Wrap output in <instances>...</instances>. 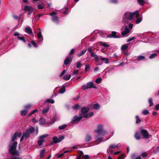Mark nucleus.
I'll list each match as a JSON object with an SVG mask.
<instances>
[{"label": "nucleus", "mask_w": 159, "mask_h": 159, "mask_svg": "<svg viewBox=\"0 0 159 159\" xmlns=\"http://www.w3.org/2000/svg\"><path fill=\"white\" fill-rule=\"evenodd\" d=\"M134 13L126 12L124 14L122 22L124 23H127L128 21L131 20L134 16Z\"/></svg>", "instance_id": "nucleus-1"}, {"label": "nucleus", "mask_w": 159, "mask_h": 159, "mask_svg": "<svg viewBox=\"0 0 159 159\" xmlns=\"http://www.w3.org/2000/svg\"><path fill=\"white\" fill-rule=\"evenodd\" d=\"M35 130L34 128L30 126L29 129H27L25 132L23 134L22 136L21 137L20 141L21 142L24 139H26L28 138L30 135L34 132Z\"/></svg>", "instance_id": "nucleus-2"}, {"label": "nucleus", "mask_w": 159, "mask_h": 159, "mask_svg": "<svg viewBox=\"0 0 159 159\" xmlns=\"http://www.w3.org/2000/svg\"><path fill=\"white\" fill-rule=\"evenodd\" d=\"M17 142H14L9 149V153L12 155L18 156L19 154L18 152L16 150Z\"/></svg>", "instance_id": "nucleus-3"}, {"label": "nucleus", "mask_w": 159, "mask_h": 159, "mask_svg": "<svg viewBox=\"0 0 159 159\" xmlns=\"http://www.w3.org/2000/svg\"><path fill=\"white\" fill-rule=\"evenodd\" d=\"M48 134H44L39 136L38 138V147L41 148L43 143L45 142V138L48 137Z\"/></svg>", "instance_id": "nucleus-4"}, {"label": "nucleus", "mask_w": 159, "mask_h": 159, "mask_svg": "<svg viewBox=\"0 0 159 159\" xmlns=\"http://www.w3.org/2000/svg\"><path fill=\"white\" fill-rule=\"evenodd\" d=\"M90 88H96L93 83L92 82H89L83 86V89L84 90Z\"/></svg>", "instance_id": "nucleus-5"}, {"label": "nucleus", "mask_w": 159, "mask_h": 159, "mask_svg": "<svg viewBox=\"0 0 159 159\" xmlns=\"http://www.w3.org/2000/svg\"><path fill=\"white\" fill-rule=\"evenodd\" d=\"M119 146V144H118L117 145L116 144H111V145L109 148H108L107 149V152L109 154H111L113 153V150H112V148H118V146Z\"/></svg>", "instance_id": "nucleus-6"}, {"label": "nucleus", "mask_w": 159, "mask_h": 159, "mask_svg": "<svg viewBox=\"0 0 159 159\" xmlns=\"http://www.w3.org/2000/svg\"><path fill=\"white\" fill-rule=\"evenodd\" d=\"M84 116H81L80 114L79 115V116H75L71 121L72 123L73 124L75 123L76 122H78L80 121L83 118H84Z\"/></svg>", "instance_id": "nucleus-7"}, {"label": "nucleus", "mask_w": 159, "mask_h": 159, "mask_svg": "<svg viewBox=\"0 0 159 159\" xmlns=\"http://www.w3.org/2000/svg\"><path fill=\"white\" fill-rule=\"evenodd\" d=\"M103 126L102 125H99L98 127V129L96 131L98 134L102 135L105 134L104 132L103 131Z\"/></svg>", "instance_id": "nucleus-8"}, {"label": "nucleus", "mask_w": 159, "mask_h": 159, "mask_svg": "<svg viewBox=\"0 0 159 159\" xmlns=\"http://www.w3.org/2000/svg\"><path fill=\"white\" fill-rule=\"evenodd\" d=\"M57 14V13L53 11L52 12L50 15L52 16V20L55 22H57L58 21V18L56 16Z\"/></svg>", "instance_id": "nucleus-9"}, {"label": "nucleus", "mask_w": 159, "mask_h": 159, "mask_svg": "<svg viewBox=\"0 0 159 159\" xmlns=\"http://www.w3.org/2000/svg\"><path fill=\"white\" fill-rule=\"evenodd\" d=\"M140 133L143 135V138L147 139L149 137L150 135L148 134L147 131L146 130H142Z\"/></svg>", "instance_id": "nucleus-10"}, {"label": "nucleus", "mask_w": 159, "mask_h": 159, "mask_svg": "<svg viewBox=\"0 0 159 159\" xmlns=\"http://www.w3.org/2000/svg\"><path fill=\"white\" fill-rule=\"evenodd\" d=\"M24 9L25 11L28 12V15H29L32 13L33 10L32 7L28 6H25Z\"/></svg>", "instance_id": "nucleus-11"}, {"label": "nucleus", "mask_w": 159, "mask_h": 159, "mask_svg": "<svg viewBox=\"0 0 159 159\" xmlns=\"http://www.w3.org/2000/svg\"><path fill=\"white\" fill-rule=\"evenodd\" d=\"M22 135V134L20 132V133H18L16 132V133L14 134L13 135V136L11 137V141H14L16 138L18 137L19 138H20Z\"/></svg>", "instance_id": "nucleus-12"}, {"label": "nucleus", "mask_w": 159, "mask_h": 159, "mask_svg": "<svg viewBox=\"0 0 159 159\" xmlns=\"http://www.w3.org/2000/svg\"><path fill=\"white\" fill-rule=\"evenodd\" d=\"M89 108L88 107H84L81 109V113L80 114L81 116L86 115V113L89 111Z\"/></svg>", "instance_id": "nucleus-13"}, {"label": "nucleus", "mask_w": 159, "mask_h": 159, "mask_svg": "<svg viewBox=\"0 0 159 159\" xmlns=\"http://www.w3.org/2000/svg\"><path fill=\"white\" fill-rule=\"evenodd\" d=\"M130 32V30L126 26L125 27L124 31L121 33L122 35L125 36Z\"/></svg>", "instance_id": "nucleus-14"}, {"label": "nucleus", "mask_w": 159, "mask_h": 159, "mask_svg": "<svg viewBox=\"0 0 159 159\" xmlns=\"http://www.w3.org/2000/svg\"><path fill=\"white\" fill-rule=\"evenodd\" d=\"M107 38H117L118 37L116 35V32L113 31L112 32L111 34H109L107 36Z\"/></svg>", "instance_id": "nucleus-15"}, {"label": "nucleus", "mask_w": 159, "mask_h": 159, "mask_svg": "<svg viewBox=\"0 0 159 159\" xmlns=\"http://www.w3.org/2000/svg\"><path fill=\"white\" fill-rule=\"evenodd\" d=\"M38 37L39 39V40L38 41L39 42H41L43 41V39L42 35L40 31H39L37 33Z\"/></svg>", "instance_id": "nucleus-16"}, {"label": "nucleus", "mask_w": 159, "mask_h": 159, "mask_svg": "<svg viewBox=\"0 0 159 159\" xmlns=\"http://www.w3.org/2000/svg\"><path fill=\"white\" fill-rule=\"evenodd\" d=\"M70 56H68L66 59L64 60V63L65 65H67L69 64L70 61H71V59H70Z\"/></svg>", "instance_id": "nucleus-17"}, {"label": "nucleus", "mask_w": 159, "mask_h": 159, "mask_svg": "<svg viewBox=\"0 0 159 159\" xmlns=\"http://www.w3.org/2000/svg\"><path fill=\"white\" fill-rule=\"evenodd\" d=\"M91 139V136L89 134H87L85 137L84 141L86 143L90 141Z\"/></svg>", "instance_id": "nucleus-18"}, {"label": "nucleus", "mask_w": 159, "mask_h": 159, "mask_svg": "<svg viewBox=\"0 0 159 159\" xmlns=\"http://www.w3.org/2000/svg\"><path fill=\"white\" fill-rule=\"evenodd\" d=\"M129 44V43H128L122 45L121 47V50L123 51H125L128 48Z\"/></svg>", "instance_id": "nucleus-19"}, {"label": "nucleus", "mask_w": 159, "mask_h": 159, "mask_svg": "<svg viewBox=\"0 0 159 159\" xmlns=\"http://www.w3.org/2000/svg\"><path fill=\"white\" fill-rule=\"evenodd\" d=\"M25 31L26 32L29 34H31L32 33V29L29 27H26L25 28Z\"/></svg>", "instance_id": "nucleus-20"}, {"label": "nucleus", "mask_w": 159, "mask_h": 159, "mask_svg": "<svg viewBox=\"0 0 159 159\" xmlns=\"http://www.w3.org/2000/svg\"><path fill=\"white\" fill-rule=\"evenodd\" d=\"M70 77L71 75L70 74H67L64 76L63 79L64 80H69Z\"/></svg>", "instance_id": "nucleus-21"}, {"label": "nucleus", "mask_w": 159, "mask_h": 159, "mask_svg": "<svg viewBox=\"0 0 159 159\" xmlns=\"http://www.w3.org/2000/svg\"><path fill=\"white\" fill-rule=\"evenodd\" d=\"M93 114V112H89V113L87 114L86 115L83 116L84 118H88L92 116Z\"/></svg>", "instance_id": "nucleus-22"}, {"label": "nucleus", "mask_w": 159, "mask_h": 159, "mask_svg": "<svg viewBox=\"0 0 159 159\" xmlns=\"http://www.w3.org/2000/svg\"><path fill=\"white\" fill-rule=\"evenodd\" d=\"M102 61H103L104 63L107 64L109 62V59L107 58L101 57V58Z\"/></svg>", "instance_id": "nucleus-23"}, {"label": "nucleus", "mask_w": 159, "mask_h": 159, "mask_svg": "<svg viewBox=\"0 0 159 159\" xmlns=\"http://www.w3.org/2000/svg\"><path fill=\"white\" fill-rule=\"evenodd\" d=\"M102 138H98V137H96V142H98L97 143V144H99V143H101L102 141Z\"/></svg>", "instance_id": "nucleus-24"}, {"label": "nucleus", "mask_w": 159, "mask_h": 159, "mask_svg": "<svg viewBox=\"0 0 159 159\" xmlns=\"http://www.w3.org/2000/svg\"><path fill=\"white\" fill-rule=\"evenodd\" d=\"M98 61H97V60H96V64L97 66L101 65L102 64V60L101 59V60L98 58Z\"/></svg>", "instance_id": "nucleus-25"}, {"label": "nucleus", "mask_w": 159, "mask_h": 159, "mask_svg": "<svg viewBox=\"0 0 159 159\" xmlns=\"http://www.w3.org/2000/svg\"><path fill=\"white\" fill-rule=\"evenodd\" d=\"M45 150L44 149H43L41 152L40 153V157L42 158L44 156L45 154Z\"/></svg>", "instance_id": "nucleus-26"}, {"label": "nucleus", "mask_w": 159, "mask_h": 159, "mask_svg": "<svg viewBox=\"0 0 159 159\" xmlns=\"http://www.w3.org/2000/svg\"><path fill=\"white\" fill-rule=\"evenodd\" d=\"M45 123V120L44 119L41 118L39 120V123L41 125H44Z\"/></svg>", "instance_id": "nucleus-27"}, {"label": "nucleus", "mask_w": 159, "mask_h": 159, "mask_svg": "<svg viewBox=\"0 0 159 159\" xmlns=\"http://www.w3.org/2000/svg\"><path fill=\"white\" fill-rule=\"evenodd\" d=\"M135 138L137 140H139L140 139V136L139 133L136 132L135 133Z\"/></svg>", "instance_id": "nucleus-28"}, {"label": "nucleus", "mask_w": 159, "mask_h": 159, "mask_svg": "<svg viewBox=\"0 0 159 159\" xmlns=\"http://www.w3.org/2000/svg\"><path fill=\"white\" fill-rule=\"evenodd\" d=\"M100 44L101 46H103L104 47L107 48L109 46V45L107 43H105L102 42H100Z\"/></svg>", "instance_id": "nucleus-29"}, {"label": "nucleus", "mask_w": 159, "mask_h": 159, "mask_svg": "<svg viewBox=\"0 0 159 159\" xmlns=\"http://www.w3.org/2000/svg\"><path fill=\"white\" fill-rule=\"evenodd\" d=\"M93 108L95 109H98L100 108V105L98 104H95L93 105Z\"/></svg>", "instance_id": "nucleus-30"}, {"label": "nucleus", "mask_w": 159, "mask_h": 159, "mask_svg": "<svg viewBox=\"0 0 159 159\" xmlns=\"http://www.w3.org/2000/svg\"><path fill=\"white\" fill-rule=\"evenodd\" d=\"M86 51H87V50H85L83 51L80 53H78V56L79 57H80L82 56L86 52Z\"/></svg>", "instance_id": "nucleus-31"}, {"label": "nucleus", "mask_w": 159, "mask_h": 159, "mask_svg": "<svg viewBox=\"0 0 159 159\" xmlns=\"http://www.w3.org/2000/svg\"><path fill=\"white\" fill-rule=\"evenodd\" d=\"M82 64L80 61H78L76 62V67L77 68H79L81 66Z\"/></svg>", "instance_id": "nucleus-32"}, {"label": "nucleus", "mask_w": 159, "mask_h": 159, "mask_svg": "<svg viewBox=\"0 0 159 159\" xmlns=\"http://www.w3.org/2000/svg\"><path fill=\"white\" fill-rule=\"evenodd\" d=\"M48 110L49 108L48 107L43 109L42 111V112L43 114H46L48 111Z\"/></svg>", "instance_id": "nucleus-33"}, {"label": "nucleus", "mask_w": 159, "mask_h": 159, "mask_svg": "<svg viewBox=\"0 0 159 159\" xmlns=\"http://www.w3.org/2000/svg\"><path fill=\"white\" fill-rule=\"evenodd\" d=\"M66 126L67 125H64L59 126L58 128L59 129H65Z\"/></svg>", "instance_id": "nucleus-34"}, {"label": "nucleus", "mask_w": 159, "mask_h": 159, "mask_svg": "<svg viewBox=\"0 0 159 159\" xmlns=\"http://www.w3.org/2000/svg\"><path fill=\"white\" fill-rule=\"evenodd\" d=\"M65 137L64 136H61L60 137L58 138V141H57L58 143H59L61 142L64 138Z\"/></svg>", "instance_id": "nucleus-35"}, {"label": "nucleus", "mask_w": 159, "mask_h": 159, "mask_svg": "<svg viewBox=\"0 0 159 159\" xmlns=\"http://www.w3.org/2000/svg\"><path fill=\"white\" fill-rule=\"evenodd\" d=\"M27 112V111L26 110H22L21 111V115L22 116H24L26 115Z\"/></svg>", "instance_id": "nucleus-36"}, {"label": "nucleus", "mask_w": 159, "mask_h": 159, "mask_svg": "<svg viewBox=\"0 0 159 159\" xmlns=\"http://www.w3.org/2000/svg\"><path fill=\"white\" fill-rule=\"evenodd\" d=\"M148 102L149 103V106H152V105H153V104L152 102V100L151 98H149L148 99Z\"/></svg>", "instance_id": "nucleus-37"}, {"label": "nucleus", "mask_w": 159, "mask_h": 159, "mask_svg": "<svg viewBox=\"0 0 159 159\" xmlns=\"http://www.w3.org/2000/svg\"><path fill=\"white\" fill-rule=\"evenodd\" d=\"M145 58V57L143 56H139L138 57V61H140Z\"/></svg>", "instance_id": "nucleus-38"}, {"label": "nucleus", "mask_w": 159, "mask_h": 159, "mask_svg": "<svg viewBox=\"0 0 159 159\" xmlns=\"http://www.w3.org/2000/svg\"><path fill=\"white\" fill-rule=\"evenodd\" d=\"M53 142L55 143H58L57 141H58V138L56 136L52 138Z\"/></svg>", "instance_id": "nucleus-39"}, {"label": "nucleus", "mask_w": 159, "mask_h": 159, "mask_svg": "<svg viewBox=\"0 0 159 159\" xmlns=\"http://www.w3.org/2000/svg\"><path fill=\"white\" fill-rule=\"evenodd\" d=\"M157 54L156 53H154L152 54L151 55H150L149 57V58L150 59H152L154 58V57L157 56Z\"/></svg>", "instance_id": "nucleus-40"}, {"label": "nucleus", "mask_w": 159, "mask_h": 159, "mask_svg": "<svg viewBox=\"0 0 159 159\" xmlns=\"http://www.w3.org/2000/svg\"><path fill=\"white\" fill-rule=\"evenodd\" d=\"M65 88L63 87L60 90L59 93H63L65 92Z\"/></svg>", "instance_id": "nucleus-41"}, {"label": "nucleus", "mask_w": 159, "mask_h": 159, "mask_svg": "<svg viewBox=\"0 0 159 159\" xmlns=\"http://www.w3.org/2000/svg\"><path fill=\"white\" fill-rule=\"evenodd\" d=\"M145 0H138L139 3L141 5H143L145 3Z\"/></svg>", "instance_id": "nucleus-42"}, {"label": "nucleus", "mask_w": 159, "mask_h": 159, "mask_svg": "<svg viewBox=\"0 0 159 159\" xmlns=\"http://www.w3.org/2000/svg\"><path fill=\"white\" fill-rule=\"evenodd\" d=\"M132 13H134V16L136 18H138L139 16V14L138 11H136V12H133Z\"/></svg>", "instance_id": "nucleus-43"}, {"label": "nucleus", "mask_w": 159, "mask_h": 159, "mask_svg": "<svg viewBox=\"0 0 159 159\" xmlns=\"http://www.w3.org/2000/svg\"><path fill=\"white\" fill-rule=\"evenodd\" d=\"M46 101L47 102H49L52 103H54V100L52 99H47Z\"/></svg>", "instance_id": "nucleus-44"}, {"label": "nucleus", "mask_w": 159, "mask_h": 159, "mask_svg": "<svg viewBox=\"0 0 159 159\" xmlns=\"http://www.w3.org/2000/svg\"><path fill=\"white\" fill-rule=\"evenodd\" d=\"M102 81V79L101 78H97L96 80V82L98 84L100 83Z\"/></svg>", "instance_id": "nucleus-45"}, {"label": "nucleus", "mask_w": 159, "mask_h": 159, "mask_svg": "<svg viewBox=\"0 0 159 159\" xmlns=\"http://www.w3.org/2000/svg\"><path fill=\"white\" fill-rule=\"evenodd\" d=\"M136 123L137 124L139 123L140 122V120L139 118V117L138 116H136Z\"/></svg>", "instance_id": "nucleus-46"}, {"label": "nucleus", "mask_w": 159, "mask_h": 159, "mask_svg": "<svg viewBox=\"0 0 159 159\" xmlns=\"http://www.w3.org/2000/svg\"><path fill=\"white\" fill-rule=\"evenodd\" d=\"M142 20V17H140L139 18H138L137 19L136 21V23L139 24L140 22Z\"/></svg>", "instance_id": "nucleus-47"}, {"label": "nucleus", "mask_w": 159, "mask_h": 159, "mask_svg": "<svg viewBox=\"0 0 159 159\" xmlns=\"http://www.w3.org/2000/svg\"><path fill=\"white\" fill-rule=\"evenodd\" d=\"M43 4H39L38 5V8L39 9H42L43 8Z\"/></svg>", "instance_id": "nucleus-48"}, {"label": "nucleus", "mask_w": 159, "mask_h": 159, "mask_svg": "<svg viewBox=\"0 0 159 159\" xmlns=\"http://www.w3.org/2000/svg\"><path fill=\"white\" fill-rule=\"evenodd\" d=\"M90 68V66L89 65H87L85 66V71H87V70L89 69Z\"/></svg>", "instance_id": "nucleus-49"}, {"label": "nucleus", "mask_w": 159, "mask_h": 159, "mask_svg": "<svg viewBox=\"0 0 159 159\" xmlns=\"http://www.w3.org/2000/svg\"><path fill=\"white\" fill-rule=\"evenodd\" d=\"M125 158V154H121L120 156H119L118 158V159H124Z\"/></svg>", "instance_id": "nucleus-50"}, {"label": "nucleus", "mask_w": 159, "mask_h": 159, "mask_svg": "<svg viewBox=\"0 0 159 159\" xmlns=\"http://www.w3.org/2000/svg\"><path fill=\"white\" fill-rule=\"evenodd\" d=\"M142 113L144 115H146L148 114L149 111L148 110H144L142 111Z\"/></svg>", "instance_id": "nucleus-51"}, {"label": "nucleus", "mask_w": 159, "mask_h": 159, "mask_svg": "<svg viewBox=\"0 0 159 159\" xmlns=\"http://www.w3.org/2000/svg\"><path fill=\"white\" fill-rule=\"evenodd\" d=\"M18 38L20 40H22L25 43L26 42V41L25 39L23 37H20L18 36Z\"/></svg>", "instance_id": "nucleus-52"}, {"label": "nucleus", "mask_w": 159, "mask_h": 159, "mask_svg": "<svg viewBox=\"0 0 159 159\" xmlns=\"http://www.w3.org/2000/svg\"><path fill=\"white\" fill-rule=\"evenodd\" d=\"M80 106L78 104H76L73 107V108L74 109L76 110L79 108Z\"/></svg>", "instance_id": "nucleus-53"}, {"label": "nucleus", "mask_w": 159, "mask_h": 159, "mask_svg": "<svg viewBox=\"0 0 159 159\" xmlns=\"http://www.w3.org/2000/svg\"><path fill=\"white\" fill-rule=\"evenodd\" d=\"M31 43L35 47H37V46L36 44V43L33 41H31Z\"/></svg>", "instance_id": "nucleus-54"}, {"label": "nucleus", "mask_w": 159, "mask_h": 159, "mask_svg": "<svg viewBox=\"0 0 159 159\" xmlns=\"http://www.w3.org/2000/svg\"><path fill=\"white\" fill-rule=\"evenodd\" d=\"M64 153H61L60 154H57V157L58 158H60L62 156H63V155H64Z\"/></svg>", "instance_id": "nucleus-55"}, {"label": "nucleus", "mask_w": 159, "mask_h": 159, "mask_svg": "<svg viewBox=\"0 0 159 159\" xmlns=\"http://www.w3.org/2000/svg\"><path fill=\"white\" fill-rule=\"evenodd\" d=\"M65 72H66V70H63V71L61 73V74L60 75V77H61V76H62L65 74Z\"/></svg>", "instance_id": "nucleus-56"}, {"label": "nucleus", "mask_w": 159, "mask_h": 159, "mask_svg": "<svg viewBox=\"0 0 159 159\" xmlns=\"http://www.w3.org/2000/svg\"><path fill=\"white\" fill-rule=\"evenodd\" d=\"M74 52H75L74 49H72L70 52L69 55H72L73 54V53H74Z\"/></svg>", "instance_id": "nucleus-57"}, {"label": "nucleus", "mask_w": 159, "mask_h": 159, "mask_svg": "<svg viewBox=\"0 0 159 159\" xmlns=\"http://www.w3.org/2000/svg\"><path fill=\"white\" fill-rule=\"evenodd\" d=\"M141 155L143 157H145L147 156V154L146 152H143L141 154Z\"/></svg>", "instance_id": "nucleus-58"}, {"label": "nucleus", "mask_w": 159, "mask_h": 159, "mask_svg": "<svg viewBox=\"0 0 159 159\" xmlns=\"http://www.w3.org/2000/svg\"><path fill=\"white\" fill-rule=\"evenodd\" d=\"M110 2L114 3H116L118 2L117 0H111Z\"/></svg>", "instance_id": "nucleus-59"}, {"label": "nucleus", "mask_w": 159, "mask_h": 159, "mask_svg": "<svg viewBox=\"0 0 159 159\" xmlns=\"http://www.w3.org/2000/svg\"><path fill=\"white\" fill-rule=\"evenodd\" d=\"M83 158L85 159H88L89 158V157L88 155H86L84 156Z\"/></svg>", "instance_id": "nucleus-60"}, {"label": "nucleus", "mask_w": 159, "mask_h": 159, "mask_svg": "<svg viewBox=\"0 0 159 159\" xmlns=\"http://www.w3.org/2000/svg\"><path fill=\"white\" fill-rule=\"evenodd\" d=\"M78 74V70H75L74 71L73 73L74 75H76Z\"/></svg>", "instance_id": "nucleus-61"}, {"label": "nucleus", "mask_w": 159, "mask_h": 159, "mask_svg": "<svg viewBox=\"0 0 159 159\" xmlns=\"http://www.w3.org/2000/svg\"><path fill=\"white\" fill-rule=\"evenodd\" d=\"M93 57H94L95 60V61L96 60H97V61H98V58H99L97 56V55L96 54H95L94 55V56H93Z\"/></svg>", "instance_id": "nucleus-62"}, {"label": "nucleus", "mask_w": 159, "mask_h": 159, "mask_svg": "<svg viewBox=\"0 0 159 159\" xmlns=\"http://www.w3.org/2000/svg\"><path fill=\"white\" fill-rule=\"evenodd\" d=\"M93 57H94L95 60V61L96 60H97V61H98V58H99L97 56V55L96 54H95L94 55V56H93Z\"/></svg>", "instance_id": "nucleus-63"}, {"label": "nucleus", "mask_w": 159, "mask_h": 159, "mask_svg": "<svg viewBox=\"0 0 159 159\" xmlns=\"http://www.w3.org/2000/svg\"><path fill=\"white\" fill-rule=\"evenodd\" d=\"M155 109L156 110H159V104H157L155 107Z\"/></svg>", "instance_id": "nucleus-64"}]
</instances>
